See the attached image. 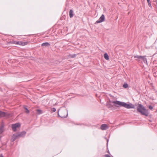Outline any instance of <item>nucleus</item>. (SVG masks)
<instances>
[{"instance_id":"1","label":"nucleus","mask_w":157,"mask_h":157,"mask_svg":"<svg viewBox=\"0 0 157 157\" xmlns=\"http://www.w3.org/2000/svg\"><path fill=\"white\" fill-rule=\"evenodd\" d=\"M110 102H112L115 104L114 106L117 107L122 106L128 109L135 108V105L132 103H127L126 102H121L118 101H110Z\"/></svg>"},{"instance_id":"2","label":"nucleus","mask_w":157,"mask_h":157,"mask_svg":"<svg viewBox=\"0 0 157 157\" xmlns=\"http://www.w3.org/2000/svg\"><path fill=\"white\" fill-rule=\"evenodd\" d=\"M137 111L142 115L147 117L149 115L148 110L142 104H138L137 107Z\"/></svg>"},{"instance_id":"3","label":"nucleus","mask_w":157,"mask_h":157,"mask_svg":"<svg viewBox=\"0 0 157 157\" xmlns=\"http://www.w3.org/2000/svg\"><path fill=\"white\" fill-rule=\"evenodd\" d=\"M26 134V132L25 131H23L19 133H17L15 134L16 136H17V138H20L21 137H24Z\"/></svg>"},{"instance_id":"4","label":"nucleus","mask_w":157,"mask_h":157,"mask_svg":"<svg viewBox=\"0 0 157 157\" xmlns=\"http://www.w3.org/2000/svg\"><path fill=\"white\" fill-rule=\"evenodd\" d=\"M20 126L21 125L20 123H17L12 125V128L14 132H16L17 131V128L20 127Z\"/></svg>"},{"instance_id":"5","label":"nucleus","mask_w":157,"mask_h":157,"mask_svg":"<svg viewBox=\"0 0 157 157\" xmlns=\"http://www.w3.org/2000/svg\"><path fill=\"white\" fill-rule=\"evenodd\" d=\"M105 18L104 15L102 14L99 18V19L96 21L95 23H99L103 22L105 20Z\"/></svg>"},{"instance_id":"6","label":"nucleus","mask_w":157,"mask_h":157,"mask_svg":"<svg viewBox=\"0 0 157 157\" xmlns=\"http://www.w3.org/2000/svg\"><path fill=\"white\" fill-rule=\"evenodd\" d=\"M59 112V110L58 111V112ZM61 113H65L66 114V115H61L60 116L59 115V113H58V116L59 117H62V118H66V117L67 116H68V113L67 111L66 110H63L62 111Z\"/></svg>"},{"instance_id":"7","label":"nucleus","mask_w":157,"mask_h":157,"mask_svg":"<svg viewBox=\"0 0 157 157\" xmlns=\"http://www.w3.org/2000/svg\"><path fill=\"white\" fill-rule=\"evenodd\" d=\"M9 115V113L0 110V118L5 117Z\"/></svg>"},{"instance_id":"8","label":"nucleus","mask_w":157,"mask_h":157,"mask_svg":"<svg viewBox=\"0 0 157 157\" xmlns=\"http://www.w3.org/2000/svg\"><path fill=\"white\" fill-rule=\"evenodd\" d=\"M15 43L19 45H20L24 46L26 45L27 44L28 42H24L21 41H16V43Z\"/></svg>"},{"instance_id":"9","label":"nucleus","mask_w":157,"mask_h":157,"mask_svg":"<svg viewBox=\"0 0 157 157\" xmlns=\"http://www.w3.org/2000/svg\"><path fill=\"white\" fill-rule=\"evenodd\" d=\"M108 128L107 125L105 124H103L101 125V129L102 130H105Z\"/></svg>"},{"instance_id":"10","label":"nucleus","mask_w":157,"mask_h":157,"mask_svg":"<svg viewBox=\"0 0 157 157\" xmlns=\"http://www.w3.org/2000/svg\"><path fill=\"white\" fill-rule=\"evenodd\" d=\"M17 139V136H16L15 134H14L12 137L11 139V141L12 142H13L15 141Z\"/></svg>"},{"instance_id":"11","label":"nucleus","mask_w":157,"mask_h":157,"mask_svg":"<svg viewBox=\"0 0 157 157\" xmlns=\"http://www.w3.org/2000/svg\"><path fill=\"white\" fill-rule=\"evenodd\" d=\"M50 46V44L48 42H45L41 44V46L42 47H48Z\"/></svg>"},{"instance_id":"12","label":"nucleus","mask_w":157,"mask_h":157,"mask_svg":"<svg viewBox=\"0 0 157 157\" xmlns=\"http://www.w3.org/2000/svg\"><path fill=\"white\" fill-rule=\"evenodd\" d=\"M4 125L2 124L0 127V133H2L4 131Z\"/></svg>"},{"instance_id":"13","label":"nucleus","mask_w":157,"mask_h":157,"mask_svg":"<svg viewBox=\"0 0 157 157\" xmlns=\"http://www.w3.org/2000/svg\"><path fill=\"white\" fill-rule=\"evenodd\" d=\"M69 16L70 18H72L74 16L73 11L72 10H71L69 13Z\"/></svg>"},{"instance_id":"14","label":"nucleus","mask_w":157,"mask_h":157,"mask_svg":"<svg viewBox=\"0 0 157 157\" xmlns=\"http://www.w3.org/2000/svg\"><path fill=\"white\" fill-rule=\"evenodd\" d=\"M104 58L105 59L107 60H108L109 59V57L108 54L106 53H105L104 55Z\"/></svg>"},{"instance_id":"15","label":"nucleus","mask_w":157,"mask_h":157,"mask_svg":"<svg viewBox=\"0 0 157 157\" xmlns=\"http://www.w3.org/2000/svg\"><path fill=\"white\" fill-rule=\"evenodd\" d=\"M142 56H138V55H136L135 56H134V58H137L138 59H141L142 58H143Z\"/></svg>"},{"instance_id":"16","label":"nucleus","mask_w":157,"mask_h":157,"mask_svg":"<svg viewBox=\"0 0 157 157\" xmlns=\"http://www.w3.org/2000/svg\"><path fill=\"white\" fill-rule=\"evenodd\" d=\"M106 106L109 108H111L113 107V106L112 105L110 104V103L109 102H107V104H106Z\"/></svg>"},{"instance_id":"17","label":"nucleus","mask_w":157,"mask_h":157,"mask_svg":"<svg viewBox=\"0 0 157 157\" xmlns=\"http://www.w3.org/2000/svg\"><path fill=\"white\" fill-rule=\"evenodd\" d=\"M145 57V56H143V58H142V59L143 60L144 63L147 62V59Z\"/></svg>"},{"instance_id":"18","label":"nucleus","mask_w":157,"mask_h":157,"mask_svg":"<svg viewBox=\"0 0 157 157\" xmlns=\"http://www.w3.org/2000/svg\"><path fill=\"white\" fill-rule=\"evenodd\" d=\"M24 109L25 110V112L27 114H28L29 113V109H27V108L25 107H24Z\"/></svg>"},{"instance_id":"19","label":"nucleus","mask_w":157,"mask_h":157,"mask_svg":"<svg viewBox=\"0 0 157 157\" xmlns=\"http://www.w3.org/2000/svg\"><path fill=\"white\" fill-rule=\"evenodd\" d=\"M123 86L125 88H126L128 87V85L127 83H124L123 85Z\"/></svg>"},{"instance_id":"20","label":"nucleus","mask_w":157,"mask_h":157,"mask_svg":"<svg viewBox=\"0 0 157 157\" xmlns=\"http://www.w3.org/2000/svg\"><path fill=\"white\" fill-rule=\"evenodd\" d=\"M36 112L39 114H40L42 113V111L40 109H37L36 110Z\"/></svg>"},{"instance_id":"21","label":"nucleus","mask_w":157,"mask_h":157,"mask_svg":"<svg viewBox=\"0 0 157 157\" xmlns=\"http://www.w3.org/2000/svg\"><path fill=\"white\" fill-rule=\"evenodd\" d=\"M147 1L149 6L152 8V7L151 6V2H150V0H147Z\"/></svg>"},{"instance_id":"22","label":"nucleus","mask_w":157,"mask_h":157,"mask_svg":"<svg viewBox=\"0 0 157 157\" xmlns=\"http://www.w3.org/2000/svg\"><path fill=\"white\" fill-rule=\"evenodd\" d=\"M69 56L71 58H74L76 56V54H70Z\"/></svg>"},{"instance_id":"23","label":"nucleus","mask_w":157,"mask_h":157,"mask_svg":"<svg viewBox=\"0 0 157 157\" xmlns=\"http://www.w3.org/2000/svg\"><path fill=\"white\" fill-rule=\"evenodd\" d=\"M51 111L52 112H55L56 111V109L55 108H53L51 109Z\"/></svg>"},{"instance_id":"24","label":"nucleus","mask_w":157,"mask_h":157,"mask_svg":"<svg viewBox=\"0 0 157 157\" xmlns=\"http://www.w3.org/2000/svg\"><path fill=\"white\" fill-rule=\"evenodd\" d=\"M148 107L151 110H152L153 109V107L151 105H149Z\"/></svg>"},{"instance_id":"25","label":"nucleus","mask_w":157,"mask_h":157,"mask_svg":"<svg viewBox=\"0 0 157 157\" xmlns=\"http://www.w3.org/2000/svg\"><path fill=\"white\" fill-rule=\"evenodd\" d=\"M105 157H111V156L108 154H106L104 155Z\"/></svg>"},{"instance_id":"26","label":"nucleus","mask_w":157,"mask_h":157,"mask_svg":"<svg viewBox=\"0 0 157 157\" xmlns=\"http://www.w3.org/2000/svg\"><path fill=\"white\" fill-rule=\"evenodd\" d=\"M0 157H4L2 154L0 155Z\"/></svg>"},{"instance_id":"27","label":"nucleus","mask_w":157,"mask_h":157,"mask_svg":"<svg viewBox=\"0 0 157 157\" xmlns=\"http://www.w3.org/2000/svg\"><path fill=\"white\" fill-rule=\"evenodd\" d=\"M108 152L109 154L110 153L109 152V151H108Z\"/></svg>"},{"instance_id":"28","label":"nucleus","mask_w":157,"mask_h":157,"mask_svg":"<svg viewBox=\"0 0 157 157\" xmlns=\"http://www.w3.org/2000/svg\"><path fill=\"white\" fill-rule=\"evenodd\" d=\"M156 1V3L157 4V1Z\"/></svg>"}]
</instances>
